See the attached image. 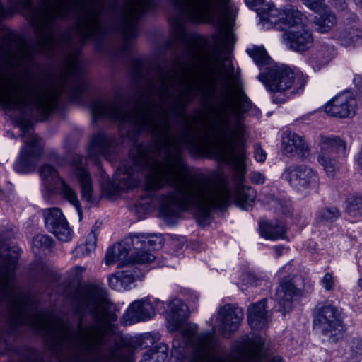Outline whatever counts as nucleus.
Returning a JSON list of instances; mask_svg holds the SVG:
<instances>
[{"instance_id": "1", "label": "nucleus", "mask_w": 362, "mask_h": 362, "mask_svg": "<svg viewBox=\"0 0 362 362\" xmlns=\"http://www.w3.org/2000/svg\"><path fill=\"white\" fill-rule=\"evenodd\" d=\"M171 64L157 66L146 81L139 102L129 107L119 100H104V118L129 125L136 133L146 132L155 137L152 146H135L130 160L122 161L116 172L114 185L127 190L138 185L140 172L146 171V191H157L167 186L173 189L156 197L159 214L167 222L178 216L180 210L197 209V221L203 224L214 209L230 205L228 187L206 176L183 178L188 173L181 148L200 152L208 148L209 139L201 127L187 123L178 134L171 132L170 115L185 117L186 107L194 95L216 98L219 103L211 131L219 141L214 147L218 159L233 163L238 181L235 203L244 210L251 209L257 197L251 187L240 185L245 173V153L247 127L242 115L252 107L243 83L228 57L212 56V75L204 83L194 80L199 56H182Z\"/></svg>"}, {"instance_id": "2", "label": "nucleus", "mask_w": 362, "mask_h": 362, "mask_svg": "<svg viewBox=\"0 0 362 362\" xmlns=\"http://www.w3.org/2000/svg\"><path fill=\"white\" fill-rule=\"evenodd\" d=\"M17 254L0 252V305L5 306L12 325H25L49 334L53 343L71 349L76 343L85 356L98 361L104 356L103 346L117 316L105 289L90 286L75 296L74 307L78 317L77 331L61 318L37 310L15 281Z\"/></svg>"}, {"instance_id": "3", "label": "nucleus", "mask_w": 362, "mask_h": 362, "mask_svg": "<svg viewBox=\"0 0 362 362\" xmlns=\"http://www.w3.org/2000/svg\"><path fill=\"white\" fill-rule=\"evenodd\" d=\"M166 327L170 332H178L182 341L175 339L172 342V354L177 357L185 355V346L191 349L189 362H266L262 353L264 340L260 337L244 336L233 344L230 353L218 356L220 344L211 332L197 334L196 324L185 320L189 316L187 305L180 299L174 298L168 304Z\"/></svg>"}, {"instance_id": "4", "label": "nucleus", "mask_w": 362, "mask_h": 362, "mask_svg": "<svg viewBox=\"0 0 362 362\" xmlns=\"http://www.w3.org/2000/svg\"><path fill=\"white\" fill-rule=\"evenodd\" d=\"M262 18L274 24L273 27L278 30L290 28L282 35L283 41L288 49L303 52L312 47L313 37L306 27L308 18L298 10L290 8L280 11L272 8L269 16H263Z\"/></svg>"}, {"instance_id": "5", "label": "nucleus", "mask_w": 362, "mask_h": 362, "mask_svg": "<svg viewBox=\"0 0 362 362\" xmlns=\"http://www.w3.org/2000/svg\"><path fill=\"white\" fill-rule=\"evenodd\" d=\"M0 60L13 67H24L33 60V52L26 42L8 30H2Z\"/></svg>"}, {"instance_id": "6", "label": "nucleus", "mask_w": 362, "mask_h": 362, "mask_svg": "<svg viewBox=\"0 0 362 362\" xmlns=\"http://www.w3.org/2000/svg\"><path fill=\"white\" fill-rule=\"evenodd\" d=\"M314 325L330 342L342 338L344 325L341 310L332 304L318 305L315 309Z\"/></svg>"}, {"instance_id": "7", "label": "nucleus", "mask_w": 362, "mask_h": 362, "mask_svg": "<svg viewBox=\"0 0 362 362\" xmlns=\"http://www.w3.org/2000/svg\"><path fill=\"white\" fill-rule=\"evenodd\" d=\"M318 147V163L328 176H334L339 168V163L334 155L345 157L347 152L346 143L339 136L320 135Z\"/></svg>"}, {"instance_id": "8", "label": "nucleus", "mask_w": 362, "mask_h": 362, "mask_svg": "<svg viewBox=\"0 0 362 362\" xmlns=\"http://www.w3.org/2000/svg\"><path fill=\"white\" fill-rule=\"evenodd\" d=\"M19 127L22 132V137L25 145L22 148L18 160L14 165L16 171L21 173H28L35 165L37 159L42 152V146L39 142L37 136L30 134V139H27V134H30L32 124L30 121L21 119Z\"/></svg>"}, {"instance_id": "9", "label": "nucleus", "mask_w": 362, "mask_h": 362, "mask_svg": "<svg viewBox=\"0 0 362 362\" xmlns=\"http://www.w3.org/2000/svg\"><path fill=\"white\" fill-rule=\"evenodd\" d=\"M258 79L270 92L284 93L291 88L296 79L293 71L284 64L272 66L268 71L261 73Z\"/></svg>"}, {"instance_id": "10", "label": "nucleus", "mask_w": 362, "mask_h": 362, "mask_svg": "<svg viewBox=\"0 0 362 362\" xmlns=\"http://www.w3.org/2000/svg\"><path fill=\"white\" fill-rule=\"evenodd\" d=\"M282 178L298 189L316 188L318 185L317 173L305 165H291L286 168Z\"/></svg>"}, {"instance_id": "11", "label": "nucleus", "mask_w": 362, "mask_h": 362, "mask_svg": "<svg viewBox=\"0 0 362 362\" xmlns=\"http://www.w3.org/2000/svg\"><path fill=\"white\" fill-rule=\"evenodd\" d=\"M243 310L241 308L231 304L221 306L218 310L216 322L218 331L224 337L238 330L243 318Z\"/></svg>"}, {"instance_id": "12", "label": "nucleus", "mask_w": 362, "mask_h": 362, "mask_svg": "<svg viewBox=\"0 0 362 362\" xmlns=\"http://www.w3.org/2000/svg\"><path fill=\"white\" fill-rule=\"evenodd\" d=\"M357 102L350 92H344L334 97L325 105V112L338 118L352 117L356 114Z\"/></svg>"}, {"instance_id": "13", "label": "nucleus", "mask_w": 362, "mask_h": 362, "mask_svg": "<svg viewBox=\"0 0 362 362\" xmlns=\"http://www.w3.org/2000/svg\"><path fill=\"white\" fill-rule=\"evenodd\" d=\"M47 229L59 240L69 241L71 238V229L62 210L59 208H48L42 211Z\"/></svg>"}, {"instance_id": "14", "label": "nucleus", "mask_w": 362, "mask_h": 362, "mask_svg": "<svg viewBox=\"0 0 362 362\" xmlns=\"http://www.w3.org/2000/svg\"><path fill=\"white\" fill-rule=\"evenodd\" d=\"M72 175L76 178L80 187L81 197L88 202L93 201L92 180L83 163V157L78 154L72 156L71 160Z\"/></svg>"}, {"instance_id": "15", "label": "nucleus", "mask_w": 362, "mask_h": 362, "mask_svg": "<svg viewBox=\"0 0 362 362\" xmlns=\"http://www.w3.org/2000/svg\"><path fill=\"white\" fill-rule=\"evenodd\" d=\"M283 153L289 157H298L304 160L310 155V148L303 137L291 131H286L282 134Z\"/></svg>"}, {"instance_id": "16", "label": "nucleus", "mask_w": 362, "mask_h": 362, "mask_svg": "<svg viewBox=\"0 0 362 362\" xmlns=\"http://www.w3.org/2000/svg\"><path fill=\"white\" fill-rule=\"evenodd\" d=\"M300 295L301 291L297 288L294 279L284 278L280 281L276 290L275 300L281 306L284 315L291 310L294 298Z\"/></svg>"}, {"instance_id": "17", "label": "nucleus", "mask_w": 362, "mask_h": 362, "mask_svg": "<svg viewBox=\"0 0 362 362\" xmlns=\"http://www.w3.org/2000/svg\"><path fill=\"white\" fill-rule=\"evenodd\" d=\"M156 315V307L148 298L136 300L129 306L126 321L129 324L150 320Z\"/></svg>"}, {"instance_id": "18", "label": "nucleus", "mask_w": 362, "mask_h": 362, "mask_svg": "<svg viewBox=\"0 0 362 362\" xmlns=\"http://www.w3.org/2000/svg\"><path fill=\"white\" fill-rule=\"evenodd\" d=\"M115 139L104 134H96L90 140L88 148V156L93 159H97L100 156L109 158L115 151Z\"/></svg>"}, {"instance_id": "19", "label": "nucleus", "mask_w": 362, "mask_h": 362, "mask_svg": "<svg viewBox=\"0 0 362 362\" xmlns=\"http://www.w3.org/2000/svg\"><path fill=\"white\" fill-rule=\"evenodd\" d=\"M267 299H262L251 305L247 310V321L253 329L264 327L269 322V315L265 309Z\"/></svg>"}, {"instance_id": "20", "label": "nucleus", "mask_w": 362, "mask_h": 362, "mask_svg": "<svg viewBox=\"0 0 362 362\" xmlns=\"http://www.w3.org/2000/svg\"><path fill=\"white\" fill-rule=\"evenodd\" d=\"M311 10L317 13L313 19V23L318 32L327 33L337 24V19L335 14L325 3L321 6V8Z\"/></svg>"}, {"instance_id": "21", "label": "nucleus", "mask_w": 362, "mask_h": 362, "mask_svg": "<svg viewBox=\"0 0 362 362\" xmlns=\"http://www.w3.org/2000/svg\"><path fill=\"white\" fill-rule=\"evenodd\" d=\"M334 37L345 47L362 46V30L356 27L339 28L334 33Z\"/></svg>"}, {"instance_id": "22", "label": "nucleus", "mask_w": 362, "mask_h": 362, "mask_svg": "<svg viewBox=\"0 0 362 362\" xmlns=\"http://www.w3.org/2000/svg\"><path fill=\"white\" fill-rule=\"evenodd\" d=\"M334 56V47L322 44L318 45L309 58V64L315 71H318L327 66Z\"/></svg>"}, {"instance_id": "23", "label": "nucleus", "mask_w": 362, "mask_h": 362, "mask_svg": "<svg viewBox=\"0 0 362 362\" xmlns=\"http://www.w3.org/2000/svg\"><path fill=\"white\" fill-rule=\"evenodd\" d=\"M130 245L132 243L129 237L124 242L109 247L105 257V264L111 265L118 261H121L122 263L125 262L130 250Z\"/></svg>"}, {"instance_id": "24", "label": "nucleus", "mask_w": 362, "mask_h": 362, "mask_svg": "<svg viewBox=\"0 0 362 362\" xmlns=\"http://www.w3.org/2000/svg\"><path fill=\"white\" fill-rule=\"evenodd\" d=\"M132 245L134 250L158 249L163 245V239L157 235H146L141 233H135L130 236Z\"/></svg>"}, {"instance_id": "25", "label": "nucleus", "mask_w": 362, "mask_h": 362, "mask_svg": "<svg viewBox=\"0 0 362 362\" xmlns=\"http://www.w3.org/2000/svg\"><path fill=\"white\" fill-rule=\"evenodd\" d=\"M136 277L131 271H120L112 274L109 279L110 286L118 291L131 288Z\"/></svg>"}, {"instance_id": "26", "label": "nucleus", "mask_w": 362, "mask_h": 362, "mask_svg": "<svg viewBox=\"0 0 362 362\" xmlns=\"http://www.w3.org/2000/svg\"><path fill=\"white\" fill-rule=\"evenodd\" d=\"M259 233L261 236L269 240H277L284 238L285 236V228L281 223L262 222L259 225Z\"/></svg>"}, {"instance_id": "27", "label": "nucleus", "mask_w": 362, "mask_h": 362, "mask_svg": "<svg viewBox=\"0 0 362 362\" xmlns=\"http://www.w3.org/2000/svg\"><path fill=\"white\" fill-rule=\"evenodd\" d=\"M168 348L166 344L160 343L148 350L140 362H164L168 357Z\"/></svg>"}, {"instance_id": "28", "label": "nucleus", "mask_w": 362, "mask_h": 362, "mask_svg": "<svg viewBox=\"0 0 362 362\" xmlns=\"http://www.w3.org/2000/svg\"><path fill=\"white\" fill-rule=\"evenodd\" d=\"M264 0H245V4L250 8L255 9L257 15L259 16L260 21L262 23V25L269 29L273 27L274 24L269 23V21L264 20L263 16H269L270 10L272 8H276L274 6H271L269 4H264Z\"/></svg>"}, {"instance_id": "29", "label": "nucleus", "mask_w": 362, "mask_h": 362, "mask_svg": "<svg viewBox=\"0 0 362 362\" xmlns=\"http://www.w3.org/2000/svg\"><path fill=\"white\" fill-rule=\"evenodd\" d=\"M96 240L95 230H92L88 235L85 244L77 246L73 250V255L78 258L89 255L95 250Z\"/></svg>"}, {"instance_id": "30", "label": "nucleus", "mask_w": 362, "mask_h": 362, "mask_svg": "<svg viewBox=\"0 0 362 362\" xmlns=\"http://www.w3.org/2000/svg\"><path fill=\"white\" fill-rule=\"evenodd\" d=\"M40 175L44 185L49 189H52L54 185L57 182H60V180H62L59 179L58 173L55 168L48 164L44 165L40 168Z\"/></svg>"}, {"instance_id": "31", "label": "nucleus", "mask_w": 362, "mask_h": 362, "mask_svg": "<svg viewBox=\"0 0 362 362\" xmlns=\"http://www.w3.org/2000/svg\"><path fill=\"white\" fill-rule=\"evenodd\" d=\"M60 183L62 185L61 192L63 197L75 206L78 214L79 221H81L83 211L76 193L64 180H60Z\"/></svg>"}, {"instance_id": "32", "label": "nucleus", "mask_w": 362, "mask_h": 362, "mask_svg": "<svg viewBox=\"0 0 362 362\" xmlns=\"http://www.w3.org/2000/svg\"><path fill=\"white\" fill-rule=\"evenodd\" d=\"M346 211L352 216H362V192L356 193L346 199Z\"/></svg>"}, {"instance_id": "33", "label": "nucleus", "mask_w": 362, "mask_h": 362, "mask_svg": "<svg viewBox=\"0 0 362 362\" xmlns=\"http://www.w3.org/2000/svg\"><path fill=\"white\" fill-rule=\"evenodd\" d=\"M341 212L336 206H327L319 209L315 219L318 223L333 222L339 218Z\"/></svg>"}, {"instance_id": "34", "label": "nucleus", "mask_w": 362, "mask_h": 362, "mask_svg": "<svg viewBox=\"0 0 362 362\" xmlns=\"http://www.w3.org/2000/svg\"><path fill=\"white\" fill-rule=\"evenodd\" d=\"M248 54L253 59L255 64L259 66L268 64L270 57L263 47H254L247 50Z\"/></svg>"}, {"instance_id": "35", "label": "nucleus", "mask_w": 362, "mask_h": 362, "mask_svg": "<svg viewBox=\"0 0 362 362\" xmlns=\"http://www.w3.org/2000/svg\"><path fill=\"white\" fill-rule=\"evenodd\" d=\"M136 252L132 254L131 259L134 263L136 264H149L154 261L156 257L154 255L146 251V249L135 250Z\"/></svg>"}, {"instance_id": "36", "label": "nucleus", "mask_w": 362, "mask_h": 362, "mask_svg": "<svg viewBox=\"0 0 362 362\" xmlns=\"http://www.w3.org/2000/svg\"><path fill=\"white\" fill-rule=\"evenodd\" d=\"M266 281L264 277L259 276L255 273L247 272L243 275V282L251 286H261Z\"/></svg>"}, {"instance_id": "37", "label": "nucleus", "mask_w": 362, "mask_h": 362, "mask_svg": "<svg viewBox=\"0 0 362 362\" xmlns=\"http://www.w3.org/2000/svg\"><path fill=\"white\" fill-rule=\"evenodd\" d=\"M34 245L37 247L50 248L52 247V240L47 235H37L34 238Z\"/></svg>"}, {"instance_id": "38", "label": "nucleus", "mask_w": 362, "mask_h": 362, "mask_svg": "<svg viewBox=\"0 0 362 362\" xmlns=\"http://www.w3.org/2000/svg\"><path fill=\"white\" fill-rule=\"evenodd\" d=\"M153 343V339L150 334H145L134 341V346L141 349L148 347Z\"/></svg>"}, {"instance_id": "39", "label": "nucleus", "mask_w": 362, "mask_h": 362, "mask_svg": "<svg viewBox=\"0 0 362 362\" xmlns=\"http://www.w3.org/2000/svg\"><path fill=\"white\" fill-rule=\"evenodd\" d=\"M79 69V65L76 59H73L72 62L67 66L64 71V77L66 80L74 76Z\"/></svg>"}, {"instance_id": "40", "label": "nucleus", "mask_w": 362, "mask_h": 362, "mask_svg": "<svg viewBox=\"0 0 362 362\" xmlns=\"http://www.w3.org/2000/svg\"><path fill=\"white\" fill-rule=\"evenodd\" d=\"M322 286L326 291H332L334 288V281L330 273H326L321 280Z\"/></svg>"}, {"instance_id": "41", "label": "nucleus", "mask_w": 362, "mask_h": 362, "mask_svg": "<svg viewBox=\"0 0 362 362\" xmlns=\"http://www.w3.org/2000/svg\"><path fill=\"white\" fill-rule=\"evenodd\" d=\"M303 3L310 10L317 9L321 8V6L325 4V0H301Z\"/></svg>"}, {"instance_id": "42", "label": "nucleus", "mask_w": 362, "mask_h": 362, "mask_svg": "<svg viewBox=\"0 0 362 362\" xmlns=\"http://www.w3.org/2000/svg\"><path fill=\"white\" fill-rule=\"evenodd\" d=\"M267 154L265 151L261 148L259 144L255 146V158L258 162H263L265 160Z\"/></svg>"}, {"instance_id": "43", "label": "nucleus", "mask_w": 362, "mask_h": 362, "mask_svg": "<svg viewBox=\"0 0 362 362\" xmlns=\"http://www.w3.org/2000/svg\"><path fill=\"white\" fill-rule=\"evenodd\" d=\"M250 179L252 182L257 185L263 184L265 181V177L259 172H252L250 175Z\"/></svg>"}, {"instance_id": "44", "label": "nucleus", "mask_w": 362, "mask_h": 362, "mask_svg": "<svg viewBox=\"0 0 362 362\" xmlns=\"http://www.w3.org/2000/svg\"><path fill=\"white\" fill-rule=\"evenodd\" d=\"M334 6L340 10H344L346 6V0H333Z\"/></svg>"}, {"instance_id": "45", "label": "nucleus", "mask_w": 362, "mask_h": 362, "mask_svg": "<svg viewBox=\"0 0 362 362\" xmlns=\"http://www.w3.org/2000/svg\"><path fill=\"white\" fill-rule=\"evenodd\" d=\"M354 83L358 88L362 89V75H356L354 78Z\"/></svg>"}, {"instance_id": "46", "label": "nucleus", "mask_w": 362, "mask_h": 362, "mask_svg": "<svg viewBox=\"0 0 362 362\" xmlns=\"http://www.w3.org/2000/svg\"><path fill=\"white\" fill-rule=\"evenodd\" d=\"M357 164L359 167V170L361 171V174L362 175V146H361V151H359L358 154V157H357Z\"/></svg>"}, {"instance_id": "47", "label": "nucleus", "mask_w": 362, "mask_h": 362, "mask_svg": "<svg viewBox=\"0 0 362 362\" xmlns=\"http://www.w3.org/2000/svg\"><path fill=\"white\" fill-rule=\"evenodd\" d=\"M274 250L276 252V257H279L286 249L283 246H276L274 247Z\"/></svg>"}, {"instance_id": "48", "label": "nucleus", "mask_w": 362, "mask_h": 362, "mask_svg": "<svg viewBox=\"0 0 362 362\" xmlns=\"http://www.w3.org/2000/svg\"><path fill=\"white\" fill-rule=\"evenodd\" d=\"M83 271L84 268L79 266L74 267L71 269V272L75 273L76 278L78 277V276L80 275Z\"/></svg>"}, {"instance_id": "49", "label": "nucleus", "mask_w": 362, "mask_h": 362, "mask_svg": "<svg viewBox=\"0 0 362 362\" xmlns=\"http://www.w3.org/2000/svg\"><path fill=\"white\" fill-rule=\"evenodd\" d=\"M270 362H283L281 358L278 356L274 357Z\"/></svg>"}, {"instance_id": "50", "label": "nucleus", "mask_w": 362, "mask_h": 362, "mask_svg": "<svg viewBox=\"0 0 362 362\" xmlns=\"http://www.w3.org/2000/svg\"><path fill=\"white\" fill-rule=\"evenodd\" d=\"M355 1V3L358 5V6H361L362 7V0H354Z\"/></svg>"}, {"instance_id": "51", "label": "nucleus", "mask_w": 362, "mask_h": 362, "mask_svg": "<svg viewBox=\"0 0 362 362\" xmlns=\"http://www.w3.org/2000/svg\"><path fill=\"white\" fill-rule=\"evenodd\" d=\"M358 285L362 289V278L358 280Z\"/></svg>"}, {"instance_id": "52", "label": "nucleus", "mask_w": 362, "mask_h": 362, "mask_svg": "<svg viewBox=\"0 0 362 362\" xmlns=\"http://www.w3.org/2000/svg\"><path fill=\"white\" fill-rule=\"evenodd\" d=\"M160 301L158 300H155L154 303L158 304Z\"/></svg>"}, {"instance_id": "53", "label": "nucleus", "mask_w": 362, "mask_h": 362, "mask_svg": "<svg viewBox=\"0 0 362 362\" xmlns=\"http://www.w3.org/2000/svg\"><path fill=\"white\" fill-rule=\"evenodd\" d=\"M127 362H134V361L132 358H129Z\"/></svg>"}]
</instances>
